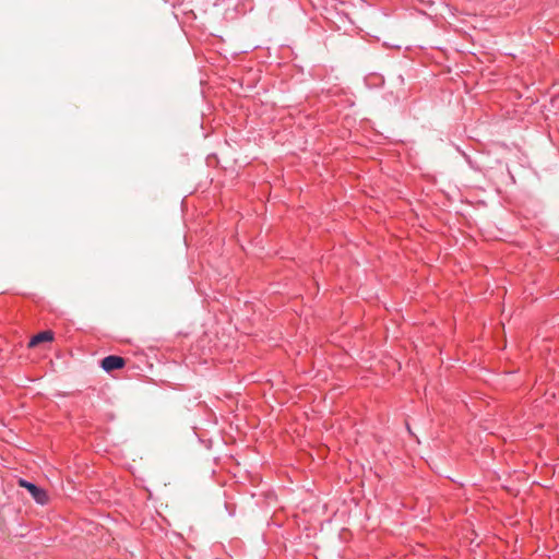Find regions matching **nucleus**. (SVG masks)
I'll return each instance as SVG.
<instances>
[{
	"label": "nucleus",
	"mask_w": 559,
	"mask_h": 559,
	"mask_svg": "<svg viewBox=\"0 0 559 559\" xmlns=\"http://www.w3.org/2000/svg\"><path fill=\"white\" fill-rule=\"evenodd\" d=\"M52 338H53L52 332H50V331H43V332H39V333L35 334L31 338V341L28 343V346L29 347H35V346H37L40 343L50 342V341H52Z\"/></svg>",
	"instance_id": "nucleus-3"
},
{
	"label": "nucleus",
	"mask_w": 559,
	"mask_h": 559,
	"mask_svg": "<svg viewBox=\"0 0 559 559\" xmlns=\"http://www.w3.org/2000/svg\"><path fill=\"white\" fill-rule=\"evenodd\" d=\"M19 486L26 489L36 503L45 506L48 502V495L46 490L36 484L24 478H20Z\"/></svg>",
	"instance_id": "nucleus-1"
},
{
	"label": "nucleus",
	"mask_w": 559,
	"mask_h": 559,
	"mask_svg": "<svg viewBox=\"0 0 559 559\" xmlns=\"http://www.w3.org/2000/svg\"><path fill=\"white\" fill-rule=\"evenodd\" d=\"M124 365H126L124 359L117 355H108L100 360V367L106 372L119 370V369L123 368Z\"/></svg>",
	"instance_id": "nucleus-2"
},
{
	"label": "nucleus",
	"mask_w": 559,
	"mask_h": 559,
	"mask_svg": "<svg viewBox=\"0 0 559 559\" xmlns=\"http://www.w3.org/2000/svg\"><path fill=\"white\" fill-rule=\"evenodd\" d=\"M396 79H397V81H399V83H400V84H403V83H404V78H403V75H401V74H400Z\"/></svg>",
	"instance_id": "nucleus-5"
},
{
	"label": "nucleus",
	"mask_w": 559,
	"mask_h": 559,
	"mask_svg": "<svg viewBox=\"0 0 559 559\" xmlns=\"http://www.w3.org/2000/svg\"><path fill=\"white\" fill-rule=\"evenodd\" d=\"M461 154L463 155V157L465 158V160H466L468 164H472L471 157H469L465 152H461Z\"/></svg>",
	"instance_id": "nucleus-4"
}]
</instances>
